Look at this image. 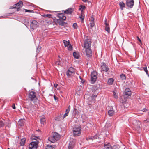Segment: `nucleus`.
<instances>
[{
    "label": "nucleus",
    "instance_id": "25",
    "mask_svg": "<svg viewBox=\"0 0 149 149\" xmlns=\"http://www.w3.org/2000/svg\"><path fill=\"white\" fill-rule=\"evenodd\" d=\"M26 140V139L25 138H23L21 140L20 144L21 146H23Z\"/></svg>",
    "mask_w": 149,
    "mask_h": 149
},
{
    "label": "nucleus",
    "instance_id": "16",
    "mask_svg": "<svg viewBox=\"0 0 149 149\" xmlns=\"http://www.w3.org/2000/svg\"><path fill=\"white\" fill-rule=\"evenodd\" d=\"M131 91L130 89L129 88H126L125 91V95L129 96L131 95Z\"/></svg>",
    "mask_w": 149,
    "mask_h": 149
},
{
    "label": "nucleus",
    "instance_id": "14",
    "mask_svg": "<svg viewBox=\"0 0 149 149\" xmlns=\"http://www.w3.org/2000/svg\"><path fill=\"white\" fill-rule=\"evenodd\" d=\"M86 55L88 56H90L91 55L92 52L90 47L86 48Z\"/></svg>",
    "mask_w": 149,
    "mask_h": 149
},
{
    "label": "nucleus",
    "instance_id": "34",
    "mask_svg": "<svg viewBox=\"0 0 149 149\" xmlns=\"http://www.w3.org/2000/svg\"><path fill=\"white\" fill-rule=\"evenodd\" d=\"M42 16L45 17H49L50 18L51 17L52 15L50 14H44V15H42Z\"/></svg>",
    "mask_w": 149,
    "mask_h": 149
},
{
    "label": "nucleus",
    "instance_id": "55",
    "mask_svg": "<svg viewBox=\"0 0 149 149\" xmlns=\"http://www.w3.org/2000/svg\"><path fill=\"white\" fill-rule=\"evenodd\" d=\"M56 120H60L58 118H56Z\"/></svg>",
    "mask_w": 149,
    "mask_h": 149
},
{
    "label": "nucleus",
    "instance_id": "49",
    "mask_svg": "<svg viewBox=\"0 0 149 149\" xmlns=\"http://www.w3.org/2000/svg\"><path fill=\"white\" fill-rule=\"evenodd\" d=\"M81 8L82 9H85V6H82V5H81Z\"/></svg>",
    "mask_w": 149,
    "mask_h": 149
},
{
    "label": "nucleus",
    "instance_id": "29",
    "mask_svg": "<svg viewBox=\"0 0 149 149\" xmlns=\"http://www.w3.org/2000/svg\"><path fill=\"white\" fill-rule=\"evenodd\" d=\"M40 123L41 124L44 125L46 123V120L45 118L42 117L40 119Z\"/></svg>",
    "mask_w": 149,
    "mask_h": 149
},
{
    "label": "nucleus",
    "instance_id": "54",
    "mask_svg": "<svg viewBox=\"0 0 149 149\" xmlns=\"http://www.w3.org/2000/svg\"><path fill=\"white\" fill-rule=\"evenodd\" d=\"M88 0H82V1L84 2H86Z\"/></svg>",
    "mask_w": 149,
    "mask_h": 149
},
{
    "label": "nucleus",
    "instance_id": "51",
    "mask_svg": "<svg viewBox=\"0 0 149 149\" xmlns=\"http://www.w3.org/2000/svg\"><path fill=\"white\" fill-rule=\"evenodd\" d=\"M58 84H54V87L56 88L57 86H58Z\"/></svg>",
    "mask_w": 149,
    "mask_h": 149
},
{
    "label": "nucleus",
    "instance_id": "53",
    "mask_svg": "<svg viewBox=\"0 0 149 149\" xmlns=\"http://www.w3.org/2000/svg\"><path fill=\"white\" fill-rule=\"evenodd\" d=\"M54 97L55 100H56V97L55 95H54Z\"/></svg>",
    "mask_w": 149,
    "mask_h": 149
},
{
    "label": "nucleus",
    "instance_id": "19",
    "mask_svg": "<svg viewBox=\"0 0 149 149\" xmlns=\"http://www.w3.org/2000/svg\"><path fill=\"white\" fill-rule=\"evenodd\" d=\"M108 115L110 116H113L115 113L114 111L112 109H110L108 111Z\"/></svg>",
    "mask_w": 149,
    "mask_h": 149
},
{
    "label": "nucleus",
    "instance_id": "24",
    "mask_svg": "<svg viewBox=\"0 0 149 149\" xmlns=\"http://www.w3.org/2000/svg\"><path fill=\"white\" fill-rule=\"evenodd\" d=\"M24 119H20L18 122V124L21 126H22L24 125Z\"/></svg>",
    "mask_w": 149,
    "mask_h": 149
},
{
    "label": "nucleus",
    "instance_id": "46",
    "mask_svg": "<svg viewBox=\"0 0 149 149\" xmlns=\"http://www.w3.org/2000/svg\"><path fill=\"white\" fill-rule=\"evenodd\" d=\"M56 64L58 65H61L60 62V61H57L56 62Z\"/></svg>",
    "mask_w": 149,
    "mask_h": 149
},
{
    "label": "nucleus",
    "instance_id": "9",
    "mask_svg": "<svg viewBox=\"0 0 149 149\" xmlns=\"http://www.w3.org/2000/svg\"><path fill=\"white\" fill-rule=\"evenodd\" d=\"M75 140L73 139H70V141L68 144V148L69 149H72L74 146Z\"/></svg>",
    "mask_w": 149,
    "mask_h": 149
},
{
    "label": "nucleus",
    "instance_id": "28",
    "mask_svg": "<svg viewBox=\"0 0 149 149\" xmlns=\"http://www.w3.org/2000/svg\"><path fill=\"white\" fill-rule=\"evenodd\" d=\"M63 42L64 44L65 47L68 46L70 44V42L69 41H67L65 40H63Z\"/></svg>",
    "mask_w": 149,
    "mask_h": 149
},
{
    "label": "nucleus",
    "instance_id": "8",
    "mask_svg": "<svg viewBox=\"0 0 149 149\" xmlns=\"http://www.w3.org/2000/svg\"><path fill=\"white\" fill-rule=\"evenodd\" d=\"M134 0H126V5L128 7L131 8L134 5Z\"/></svg>",
    "mask_w": 149,
    "mask_h": 149
},
{
    "label": "nucleus",
    "instance_id": "13",
    "mask_svg": "<svg viewBox=\"0 0 149 149\" xmlns=\"http://www.w3.org/2000/svg\"><path fill=\"white\" fill-rule=\"evenodd\" d=\"M58 17L59 19L62 20H65L66 19V17L63 14H59L58 15Z\"/></svg>",
    "mask_w": 149,
    "mask_h": 149
},
{
    "label": "nucleus",
    "instance_id": "56",
    "mask_svg": "<svg viewBox=\"0 0 149 149\" xmlns=\"http://www.w3.org/2000/svg\"><path fill=\"white\" fill-rule=\"evenodd\" d=\"M147 120L148 122H149V119H147Z\"/></svg>",
    "mask_w": 149,
    "mask_h": 149
},
{
    "label": "nucleus",
    "instance_id": "48",
    "mask_svg": "<svg viewBox=\"0 0 149 149\" xmlns=\"http://www.w3.org/2000/svg\"><path fill=\"white\" fill-rule=\"evenodd\" d=\"M79 77L81 80V82H82V83H83L84 82V81H83V79H82L81 77L80 76Z\"/></svg>",
    "mask_w": 149,
    "mask_h": 149
},
{
    "label": "nucleus",
    "instance_id": "12",
    "mask_svg": "<svg viewBox=\"0 0 149 149\" xmlns=\"http://www.w3.org/2000/svg\"><path fill=\"white\" fill-rule=\"evenodd\" d=\"M70 105H69V106H68L67 109L66 110L65 113L63 115V116L62 118L63 119L64 118L68 115L69 113L70 110Z\"/></svg>",
    "mask_w": 149,
    "mask_h": 149
},
{
    "label": "nucleus",
    "instance_id": "47",
    "mask_svg": "<svg viewBox=\"0 0 149 149\" xmlns=\"http://www.w3.org/2000/svg\"><path fill=\"white\" fill-rule=\"evenodd\" d=\"M79 18L82 21H83L84 20V18L82 16H79Z\"/></svg>",
    "mask_w": 149,
    "mask_h": 149
},
{
    "label": "nucleus",
    "instance_id": "44",
    "mask_svg": "<svg viewBox=\"0 0 149 149\" xmlns=\"http://www.w3.org/2000/svg\"><path fill=\"white\" fill-rule=\"evenodd\" d=\"M15 8H17V11H19L20 10V7H16V6L13 7L12 8L13 9Z\"/></svg>",
    "mask_w": 149,
    "mask_h": 149
},
{
    "label": "nucleus",
    "instance_id": "2",
    "mask_svg": "<svg viewBox=\"0 0 149 149\" xmlns=\"http://www.w3.org/2000/svg\"><path fill=\"white\" fill-rule=\"evenodd\" d=\"M73 135L77 136L80 135L81 133V127L80 125L75 126L73 128Z\"/></svg>",
    "mask_w": 149,
    "mask_h": 149
},
{
    "label": "nucleus",
    "instance_id": "30",
    "mask_svg": "<svg viewBox=\"0 0 149 149\" xmlns=\"http://www.w3.org/2000/svg\"><path fill=\"white\" fill-rule=\"evenodd\" d=\"M73 56L76 59H78L79 58V54L76 52H74L73 53Z\"/></svg>",
    "mask_w": 149,
    "mask_h": 149
},
{
    "label": "nucleus",
    "instance_id": "42",
    "mask_svg": "<svg viewBox=\"0 0 149 149\" xmlns=\"http://www.w3.org/2000/svg\"><path fill=\"white\" fill-rule=\"evenodd\" d=\"M25 12H31V13L33 12V11L32 10H29L25 9Z\"/></svg>",
    "mask_w": 149,
    "mask_h": 149
},
{
    "label": "nucleus",
    "instance_id": "22",
    "mask_svg": "<svg viewBox=\"0 0 149 149\" xmlns=\"http://www.w3.org/2000/svg\"><path fill=\"white\" fill-rule=\"evenodd\" d=\"M104 147L107 149H111V146L109 143L107 144L105 143L104 145Z\"/></svg>",
    "mask_w": 149,
    "mask_h": 149
},
{
    "label": "nucleus",
    "instance_id": "26",
    "mask_svg": "<svg viewBox=\"0 0 149 149\" xmlns=\"http://www.w3.org/2000/svg\"><path fill=\"white\" fill-rule=\"evenodd\" d=\"M63 20L60 19H57V22L58 24L59 25L63 26L64 25V22L63 21Z\"/></svg>",
    "mask_w": 149,
    "mask_h": 149
},
{
    "label": "nucleus",
    "instance_id": "40",
    "mask_svg": "<svg viewBox=\"0 0 149 149\" xmlns=\"http://www.w3.org/2000/svg\"><path fill=\"white\" fill-rule=\"evenodd\" d=\"M113 95L114 96V97L115 98L117 99L118 98V96L117 95L116 93L115 92H113Z\"/></svg>",
    "mask_w": 149,
    "mask_h": 149
},
{
    "label": "nucleus",
    "instance_id": "20",
    "mask_svg": "<svg viewBox=\"0 0 149 149\" xmlns=\"http://www.w3.org/2000/svg\"><path fill=\"white\" fill-rule=\"evenodd\" d=\"M94 19L93 17H91V21L90 23V26L91 27H93L95 25Z\"/></svg>",
    "mask_w": 149,
    "mask_h": 149
},
{
    "label": "nucleus",
    "instance_id": "32",
    "mask_svg": "<svg viewBox=\"0 0 149 149\" xmlns=\"http://www.w3.org/2000/svg\"><path fill=\"white\" fill-rule=\"evenodd\" d=\"M46 149H55L54 147L51 145H47L46 146Z\"/></svg>",
    "mask_w": 149,
    "mask_h": 149
},
{
    "label": "nucleus",
    "instance_id": "7",
    "mask_svg": "<svg viewBox=\"0 0 149 149\" xmlns=\"http://www.w3.org/2000/svg\"><path fill=\"white\" fill-rule=\"evenodd\" d=\"M38 142L37 141L32 142L29 145V149H36L37 148V146L38 144Z\"/></svg>",
    "mask_w": 149,
    "mask_h": 149
},
{
    "label": "nucleus",
    "instance_id": "36",
    "mask_svg": "<svg viewBox=\"0 0 149 149\" xmlns=\"http://www.w3.org/2000/svg\"><path fill=\"white\" fill-rule=\"evenodd\" d=\"M146 74L149 77V74L148 73V71L147 70V67L145 65V67L143 68Z\"/></svg>",
    "mask_w": 149,
    "mask_h": 149
},
{
    "label": "nucleus",
    "instance_id": "6",
    "mask_svg": "<svg viewBox=\"0 0 149 149\" xmlns=\"http://www.w3.org/2000/svg\"><path fill=\"white\" fill-rule=\"evenodd\" d=\"M75 73V70L72 67L70 68L66 73L67 75L69 77L73 76Z\"/></svg>",
    "mask_w": 149,
    "mask_h": 149
},
{
    "label": "nucleus",
    "instance_id": "15",
    "mask_svg": "<svg viewBox=\"0 0 149 149\" xmlns=\"http://www.w3.org/2000/svg\"><path fill=\"white\" fill-rule=\"evenodd\" d=\"M73 11V10L71 8H69L64 11V13L67 14H71Z\"/></svg>",
    "mask_w": 149,
    "mask_h": 149
},
{
    "label": "nucleus",
    "instance_id": "52",
    "mask_svg": "<svg viewBox=\"0 0 149 149\" xmlns=\"http://www.w3.org/2000/svg\"><path fill=\"white\" fill-rule=\"evenodd\" d=\"M37 137H35V138H33V137H32V139H35V140H36L37 139Z\"/></svg>",
    "mask_w": 149,
    "mask_h": 149
},
{
    "label": "nucleus",
    "instance_id": "50",
    "mask_svg": "<svg viewBox=\"0 0 149 149\" xmlns=\"http://www.w3.org/2000/svg\"><path fill=\"white\" fill-rule=\"evenodd\" d=\"M12 108L14 109H15L16 108H15V104H13V106H12Z\"/></svg>",
    "mask_w": 149,
    "mask_h": 149
},
{
    "label": "nucleus",
    "instance_id": "4",
    "mask_svg": "<svg viewBox=\"0 0 149 149\" xmlns=\"http://www.w3.org/2000/svg\"><path fill=\"white\" fill-rule=\"evenodd\" d=\"M29 97L31 101L35 100V102H36L38 100L36 97V93L33 91L29 92ZM34 102H35V101Z\"/></svg>",
    "mask_w": 149,
    "mask_h": 149
},
{
    "label": "nucleus",
    "instance_id": "45",
    "mask_svg": "<svg viewBox=\"0 0 149 149\" xmlns=\"http://www.w3.org/2000/svg\"><path fill=\"white\" fill-rule=\"evenodd\" d=\"M137 40L140 42V43L141 44V41L140 39L139 38L138 36H137Z\"/></svg>",
    "mask_w": 149,
    "mask_h": 149
},
{
    "label": "nucleus",
    "instance_id": "23",
    "mask_svg": "<svg viewBox=\"0 0 149 149\" xmlns=\"http://www.w3.org/2000/svg\"><path fill=\"white\" fill-rule=\"evenodd\" d=\"M119 5L121 10H123V8L125 7V3L122 1L120 2L119 3Z\"/></svg>",
    "mask_w": 149,
    "mask_h": 149
},
{
    "label": "nucleus",
    "instance_id": "1",
    "mask_svg": "<svg viewBox=\"0 0 149 149\" xmlns=\"http://www.w3.org/2000/svg\"><path fill=\"white\" fill-rule=\"evenodd\" d=\"M60 136L56 133H54L50 137L48 138V140L52 143H54L59 139Z\"/></svg>",
    "mask_w": 149,
    "mask_h": 149
},
{
    "label": "nucleus",
    "instance_id": "10",
    "mask_svg": "<svg viewBox=\"0 0 149 149\" xmlns=\"http://www.w3.org/2000/svg\"><path fill=\"white\" fill-rule=\"evenodd\" d=\"M101 67L102 68V70L105 72H107L109 70V68L104 63H102L101 64Z\"/></svg>",
    "mask_w": 149,
    "mask_h": 149
},
{
    "label": "nucleus",
    "instance_id": "37",
    "mask_svg": "<svg viewBox=\"0 0 149 149\" xmlns=\"http://www.w3.org/2000/svg\"><path fill=\"white\" fill-rule=\"evenodd\" d=\"M120 77L122 80H124L126 78L125 76V74H121L120 75Z\"/></svg>",
    "mask_w": 149,
    "mask_h": 149
},
{
    "label": "nucleus",
    "instance_id": "31",
    "mask_svg": "<svg viewBox=\"0 0 149 149\" xmlns=\"http://www.w3.org/2000/svg\"><path fill=\"white\" fill-rule=\"evenodd\" d=\"M119 146L117 145H114L111 146V149H118L119 148Z\"/></svg>",
    "mask_w": 149,
    "mask_h": 149
},
{
    "label": "nucleus",
    "instance_id": "21",
    "mask_svg": "<svg viewBox=\"0 0 149 149\" xmlns=\"http://www.w3.org/2000/svg\"><path fill=\"white\" fill-rule=\"evenodd\" d=\"M15 5L17 7H21L23 6V2L22 1H20L19 2L15 4L14 6Z\"/></svg>",
    "mask_w": 149,
    "mask_h": 149
},
{
    "label": "nucleus",
    "instance_id": "17",
    "mask_svg": "<svg viewBox=\"0 0 149 149\" xmlns=\"http://www.w3.org/2000/svg\"><path fill=\"white\" fill-rule=\"evenodd\" d=\"M133 124L135 126H137L139 128H140V126L139 125L140 124V122L136 120H134L133 122Z\"/></svg>",
    "mask_w": 149,
    "mask_h": 149
},
{
    "label": "nucleus",
    "instance_id": "41",
    "mask_svg": "<svg viewBox=\"0 0 149 149\" xmlns=\"http://www.w3.org/2000/svg\"><path fill=\"white\" fill-rule=\"evenodd\" d=\"M77 26V24L76 23H74L73 24V27L75 29H76Z\"/></svg>",
    "mask_w": 149,
    "mask_h": 149
},
{
    "label": "nucleus",
    "instance_id": "11",
    "mask_svg": "<svg viewBox=\"0 0 149 149\" xmlns=\"http://www.w3.org/2000/svg\"><path fill=\"white\" fill-rule=\"evenodd\" d=\"M38 22L36 20H33L31 24V27L33 29H35L38 26Z\"/></svg>",
    "mask_w": 149,
    "mask_h": 149
},
{
    "label": "nucleus",
    "instance_id": "43",
    "mask_svg": "<svg viewBox=\"0 0 149 149\" xmlns=\"http://www.w3.org/2000/svg\"><path fill=\"white\" fill-rule=\"evenodd\" d=\"M40 49H41V47H37V50H36L37 52V53H38L40 51Z\"/></svg>",
    "mask_w": 149,
    "mask_h": 149
},
{
    "label": "nucleus",
    "instance_id": "35",
    "mask_svg": "<svg viewBox=\"0 0 149 149\" xmlns=\"http://www.w3.org/2000/svg\"><path fill=\"white\" fill-rule=\"evenodd\" d=\"M97 96V95H95L94 94H92V96H91V97L92 98V100L91 101L92 102H94L95 99L96 97Z\"/></svg>",
    "mask_w": 149,
    "mask_h": 149
},
{
    "label": "nucleus",
    "instance_id": "18",
    "mask_svg": "<svg viewBox=\"0 0 149 149\" xmlns=\"http://www.w3.org/2000/svg\"><path fill=\"white\" fill-rule=\"evenodd\" d=\"M107 20H105V25L106 26L105 30L108 33H110V28L109 24L106 22Z\"/></svg>",
    "mask_w": 149,
    "mask_h": 149
},
{
    "label": "nucleus",
    "instance_id": "39",
    "mask_svg": "<svg viewBox=\"0 0 149 149\" xmlns=\"http://www.w3.org/2000/svg\"><path fill=\"white\" fill-rule=\"evenodd\" d=\"M68 49L70 51L72 50V46L70 44L68 45Z\"/></svg>",
    "mask_w": 149,
    "mask_h": 149
},
{
    "label": "nucleus",
    "instance_id": "5",
    "mask_svg": "<svg viewBox=\"0 0 149 149\" xmlns=\"http://www.w3.org/2000/svg\"><path fill=\"white\" fill-rule=\"evenodd\" d=\"M97 73L94 71L91 73V81L92 84H94L97 78Z\"/></svg>",
    "mask_w": 149,
    "mask_h": 149
},
{
    "label": "nucleus",
    "instance_id": "38",
    "mask_svg": "<svg viewBox=\"0 0 149 149\" xmlns=\"http://www.w3.org/2000/svg\"><path fill=\"white\" fill-rule=\"evenodd\" d=\"M121 99H124V100H122V101H121V100H120V102H121L122 103L125 102L126 101V99L124 96H122L121 97Z\"/></svg>",
    "mask_w": 149,
    "mask_h": 149
},
{
    "label": "nucleus",
    "instance_id": "3",
    "mask_svg": "<svg viewBox=\"0 0 149 149\" xmlns=\"http://www.w3.org/2000/svg\"><path fill=\"white\" fill-rule=\"evenodd\" d=\"M84 48L90 47L91 45V39L88 37H85L84 39Z\"/></svg>",
    "mask_w": 149,
    "mask_h": 149
},
{
    "label": "nucleus",
    "instance_id": "58",
    "mask_svg": "<svg viewBox=\"0 0 149 149\" xmlns=\"http://www.w3.org/2000/svg\"><path fill=\"white\" fill-rule=\"evenodd\" d=\"M148 14L149 15V12H148Z\"/></svg>",
    "mask_w": 149,
    "mask_h": 149
},
{
    "label": "nucleus",
    "instance_id": "33",
    "mask_svg": "<svg viewBox=\"0 0 149 149\" xmlns=\"http://www.w3.org/2000/svg\"><path fill=\"white\" fill-rule=\"evenodd\" d=\"M5 125V123L2 120L0 121V128L3 127Z\"/></svg>",
    "mask_w": 149,
    "mask_h": 149
},
{
    "label": "nucleus",
    "instance_id": "27",
    "mask_svg": "<svg viewBox=\"0 0 149 149\" xmlns=\"http://www.w3.org/2000/svg\"><path fill=\"white\" fill-rule=\"evenodd\" d=\"M114 80L112 78H109L108 80V83L109 85H111L113 82Z\"/></svg>",
    "mask_w": 149,
    "mask_h": 149
},
{
    "label": "nucleus",
    "instance_id": "57",
    "mask_svg": "<svg viewBox=\"0 0 149 149\" xmlns=\"http://www.w3.org/2000/svg\"><path fill=\"white\" fill-rule=\"evenodd\" d=\"M90 139V138H87V140Z\"/></svg>",
    "mask_w": 149,
    "mask_h": 149
}]
</instances>
